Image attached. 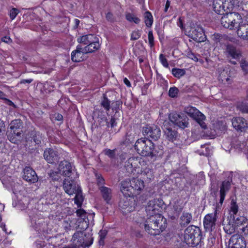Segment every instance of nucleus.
Here are the masks:
<instances>
[{"label": "nucleus", "mask_w": 248, "mask_h": 248, "mask_svg": "<svg viewBox=\"0 0 248 248\" xmlns=\"http://www.w3.org/2000/svg\"><path fill=\"white\" fill-rule=\"evenodd\" d=\"M148 40L149 44L151 47L154 46V37L153 36V31H150L148 33Z\"/></svg>", "instance_id": "69168bd1"}, {"label": "nucleus", "mask_w": 248, "mask_h": 248, "mask_svg": "<svg viewBox=\"0 0 248 248\" xmlns=\"http://www.w3.org/2000/svg\"><path fill=\"white\" fill-rule=\"evenodd\" d=\"M44 159L50 164H54L58 162L60 157L58 152L51 148H46L43 154Z\"/></svg>", "instance_id": "f3484780"}, {"label": "nucleus", "mask_w": 248, "mask_h": 248, "mask_svg": "<svg viewBox=\"0 0 248 248\" xmlns=\"http://www.w3.org/2000/svg\"><path fill=\"white\" fill-rule=\"evenodd\" d=\"M122 104V102L118 100L115 102H113L111 103V108L112 109L115 110L116 111H117L118 110L120 109V107Z\"/></svg>", "instance_id": "4d7b16f0"}, {"label": "nucleus", "mask_w": 248, "mask_h": 248, "mask_svg": "<svg viewBox=\"0 0 248 248\" xmlns=\"http://www.w3.org/2000/svg\"><path fill=\"white\" fill-rule=\"evenodd\" d=\"M117 124V123L116 122V120L114 117L111 116V119L109 122H107V125L108 127H109V125L111 126V127H113L115 126Z\"/></svg>", "instance_id": "774afa93"}, {"label": "nucleus", "mask_w": 248, "mask_h": 248, "mask_svg": "<svg viewBox=\"0 0 248 248\" xmlns=\"http://www.w3.org/2000/svg\"><path fill=\"white\" fill-rule=\"evenodd\" d=\"M116 149L110 150L106 149L103 151L104 154L108 156L110 158H114L115 157Z\"/></svg>", "instance_id": "8fccbe9b"}, {"label": "nucleus", "mask_w": 248, "mask_h": 248, "mask_svg": "<svg viewBox=\"0 0 248 248\" xmlns=\"http://www.w3.org/2000/svg\"><path fill=\"white\" fill-rule=\"evenodd\" d=\"M89 224V221L88 218H78L76 223V229L78 231L86 232Z\"/></svg>", "instance_id": "7c9ffc66"}, {"label": "nucleus", "mask_w": 248, "mask_h": 248, "mask_svg": "<svg viewBox=\"0 0 248 248\" xmlns=\"http://www.w3.org/2000/svg\"><path fill=\"white\" fill-rule=\"evenodd\" d=\"M240 64L244 74H248V62L244 60H242Z\"/></svg>", "instance_id": "6e6d98bb"}, {"label": "nucleus", "mask_w": 248, "mask_h": 248, "mask_svg": "<svg viewBox=\"0 0 248 248\" xmlns=\"http://www.w3.org/2000/svg\"><path fill=\"white\" fill-rule=\"evenodd\" d=\"M237 33L238 36L242 39L248 40V24L240 22Z\"/></svg>", "instance_id": "cd10ccee"}, {"label": "nucleus", "mask_w": 248, "mask_h": 248, "mask_svg": "<svg viewBox=\"0 0 248 248\" xmlns=\"http://www.w3.org/2000/svg\"><path fill=\"white\" fill-rule=\"evenodd\" d=\"M237 108L242 113L248 114V103L242 102L237 106Z\"/></svg>", "instance_id": "49530a36"}, {"label": "nucleus", "mask_w": 248, "mask_h": 248, "mask_svg": "<svg viewBox=\"0 0 248 248\" xmlns=\"http://www.w3.org/2000/svg\"><path fill=\"white\" fill-rule=\"evenodd\" d=\"M169 118L172 123L182 129L187 127L189 124L188 117L183 113H172Z\"/></svg>", "instance_id": "9d476101"}, {"label": "nucleus", "mask_w": 248, "mask_h": 248, "mask_svg": "<svg viewBox=\"0 0 248 248\" xmlns=\"http://www.w3.org/2000/svg\"><path fill=\"white\" fill-rule=\"evenodd\" d=\"M140 36L141 34L140 31L138 30L133 31L131 35V40H137L140 37Z\"/></svg>", "instance_id": "e2e57ef3"}, {"label": "nucleus", "mask_w": 248, "mask_h": 248, "mask_svg": "<svg viewBox=\"0 0 248 248\" xmlns=\"http://www.w3.org/2000/svg\"><path fill=\"white\" fill-rule=\"evenodd\" d=\"M226 52L227 58L237 60L241 57V51L236 48V46L232 44L228 45L226 46Z\"/></svg>", "instance_id": "393cba45"}, {"label": "nucleus", "mask_w": 248, "mask_h": 248, "mask_svg": "<svg viewBox=\"0 0 248 248\" xmlns=\"http://www.w3.org/2000/svg\"><path fill=\"white\" fill-rule=\"evenodd\" d=\"M135 202L132 200L123 199L119 202V206L124 213H130L135 209Z\"/></svg>", "instance_id": "5701e85b"}, {"label": "nucleus", "mask_w": 248, "mask_h": 248, "mask_svg": "<svg viewBox=\"0 0 248 248\" xmlns=\"http://www.w3.org/2000/svg\"><path fill=\"white\" fill-rule=\"evenodd\" d=\"M95 176L96 178V183L97 185H98L99 186H102L105 184V180L101 175L96 174Z\"/></svg>", "instance_id": "bf43d9fd"}, {"label": "nucleus", "mask_w": 248, "mask_h": 248, "mask_svg": "<svg viewBox=\"0 0 248 248\" xmlns=\"http://www.w3.org/2000/svg\"><path fill=\"white\" fill-rule=\"evenodd\" d=\"M121 191L125 197H133L139 195L143 189L141 187H121Z\"/></svg>", "instance_id": "b1692460"}, {"label": "nucleus", "mask_w": 248, "mask_h": 248, "mask_svg": "<svg viewBox=\"0 0 248 248\" xmlns=\"http://www.w3.org/2000/svg\"><path fill=\"white\" fill-rule=\"evenodd\" d=\"M30 138L31 140L35 143L36 145H40L42 141H43L44 137L43 134L39 131L35 130H32L29 133Z\"/></svg>", "instance_id": "c756f323"}, {"label": "nucleus", "mask_w": 248, "mask_h": 248, "mask_svg": "<svg viewBox=\"0 0 248 248\" xmlns=\"http://www.w3.org/2000/svg\"><path fill=\"white\" fill-rule=\"evenodd\" d=\"M65 192L69 195L76 193L78 187H63Z\"/></svg>", "instance_id": "5fc2aeb1"}, {"label": "nucleus", "mask_w": 248, "mask_h": 248, "mask_svg": "<svg viewBox=\"0 0 248 248\" xmlns=\"http://www.w3.org/2000/svg\"><path fill=\"white\" fill-rule=\"evenodd\" d=\"M223 179L221 181V186H231V185H236L239 181L238 178L232 171L224 172L222 174Z\"/></svg>", "instance_id": "a211bd4d"}, {"label": "nucleus", "mask_w": 248, "mask_h": 248, "mask_svg": "<svg viewBox=\"0 0 248 248\" xmlns=\"http://www.w3.org/2000/svg\"><path fill=\"white\" fill-rule=\"evenodd\" d=\"M126 19L130 22H133L136 24H138L140 22V19L137 17L135 16L134 15L131 14H128L126 15Z\"/></svg>", "instance_id": "864d4df0"}, {"label": "nucleus", "mask_w": 248, "mask_h": 248, "mask_svg": "<svg viewBox=\"0 0 248 248\" xmlns=\"http://www.w3.org/2000/svg\"><path fill=\"white\" fill-rule=\"evenodd\" d=\"M164 126V136L168 140L174 142L178 139L179 134L174 128L169 126L166 127L165 125Z\"/></svg>", "instance_id": "a878e982"}, {"label": "nucleus", "mask_w": 248, "mask_h": 248, "mask_svg": "<svg viewBox=\"0 0 248 248\" xmlns=\"http://www.w3.org/2000/svg\"><path fill=\"white\" fill-rule=\"evenodd\" d=\"M202 237V232L199 227L189 226L185 230L183 242L189 247H194L201 242Z\"/></svg>", "instance_id": "7ed1b4c3"}, {"label": "nucleus", "mask_w": 248, "mask_h": 248, "mask_svg": "<svg viewBox=\"0 0 248 248\" xmlns=\"http://www.w3.org/2000/svg\"><path fill=\"white\" fill-rule=\"evenodd\" d=\"M100 190L104 200L107 203H109L112 198L111 189L108 187H100Z\"/></svg>", "instance_id": "72a5a7b5"}, {"label": "nucleus", "mask_w": 248, "mask_h": 248, "mask_svg": "<svg viewBox=\"0 0 248 248\" xmlns=\"http://www.w3.org/2000/svg\"><path fill=\"white\" fill-rule=\"evenodd\" d=\"M192 218L191 214L183 212L180 217V225L181 227H186L189 224Z\"/></svg>", "instance_id": "e433bc0d"}, {"label": "nucleus", "mask_w": 248, "mask_h": 248, "mask_svg": "<svg viewBox=\"0 0 248 248\" xmlns=\"http://www.w3.org/2000/svg\"><path fill=\"white\" fill-rule=\"evenodd\" d=\"M166 205L161 199H154L150 200L146 207L147 214H156V212L161 209H165Z\"/></svg>", "instance_id": "9b49d317"}, {"label": "nucleus", "mask_w": 248, "mask_h": 248, "mask_svg": "<svg viewBox=\"0 0 248 248\" xmlns=\"http://www.w3.org/2000/svg\"><path fill=\"white\" fill-rule=\"evenodd\" d=\"M141 175L144 183H148L154 179L153 170L149 168H146L141 171Z\"/></svg>", "instance_id": "f704fd0d"}, {"label": "nucleus", "mask_w": 248, "mask_h": 248, "mask_svg": "<svg viewBox=\"0 0 248 248\" xmlns=\"http://www.w3.org/2000/svg\"><path fill=\"white\" fill-rule=\"evenodd\" d=\"M248 220L244 217L240 216L236 217L233 215L228 216L226 219L223 221V229L225 232L229 234L234 232L237 227L240 225H245Z\"/></svg>", "instance_id": "20e7f679"}, {"label": "nucleus", "mask_w": 248, "mask_h": 248, "mask_svg": "<svg viewBox=\"0 0 248 248\" xmlns=\"http://www.w3.org/2000/svg\"><path fill=\"white\" fill-rule=\"evenodd\" d=\"M83 200L84 198L82 194L81 188L80 187H78L74 200L75 203L77 205L78 208L81 207Z\"/></svg>", "instance_id": "4c0bfd02"}, {"label": "nucleus", "mask_w": 248, "mask_h": 248, "mask_svg": "<svg viewBox=\"0 0 248 248\" xmlns=\"http://www.w3.org/2000/svg\"><path fill=\"white\" fill-rule=\"evenodd\" d=\"M221 18V23L225 28L232 29L237 28L241 20V16L238 13L230 11L225 12Z\"/></svg>", "instance_id": "39448f33"}, {"label": "nucleus", "mask_w": 248, "mask_h": 248, "mask_svg": "<svg viewBox=\"0 0 248 248\" xmlns=\"http://www.w3.org/2000/svg\"><path fill=\"white\" fill-rule=\"evenodd\" d=\"M217 211L216 210L214 214H209L205 216L203 220V225L206 232H211L215 230L217 218Z\"/></svg>", "instance_id": "2eb2a0df"}, {"label": "nucleus", "mask_w": 248, "mask_h": 248, "mask_svg": "<svg viewBox=\"0 0 248 248\" xmlns=\"http://www.w3.org/2000/svg\"><path fill=\"white\" fill-rule=\"evenodd\" d=\"M144 22L147 27H151L153 24V18L152 14L146 11L144 14Z\"/></svg>", "instance_id": "a19ab883"}, {"label": "nucleus", "mask_w": 248, "mask_h": 248, "mask_svg": "<svg viewBox=\"0 0 248 248\" xmlns=\"http://www.w3.org/2000/svg\"><path fill=\"white\" fill-rule=\"evenodd\" d=\"M121 186H132V179L129 177H126L122 180L121 182Z\"/></svg>", "instance_id": "680f3d73"}, {"label": "nucleus", "mask_w": 248, "mask_h": 248, "mask_svg": "<svg viewBox=\"0 0 248 248\" xmlns=\"http://www.w3.org/2000/svg\"><path fill=\"white\" fill-rule=\"evenodd\" d=\"M185 111L190 117L195 120L202 129L207 128V126L203 122L205 119V116L196 108L191 106L187 107L185 108Z\"/></svg>", "instance_id": "1a4fd4ad"}, {"label": "nucleus", "mask_w": 248, "mask_h": 248, "mask_svg": "<svg viewBox=\"0 0 248 248\" xmlns=\"http://www.w3.org/2000/svg\"><path fill=\"white\" fill-rule=\"evenodd\" d=\"M135 149L143 156L153 158L158 155V151L151 140L146 138L139 139L135 142Z\"/></svg>", "instance_id": "f03ea898"}, {"label": "nucleus", "mask_w": 248, "mask_h": 248, "mask_svg": "<svg viewBox=\"0 0 248 248\" xmlns=\"http://www.w3.org/2000/svg\"><path fill=\"white\" fill-rule=\"evenodd\" d=\"M23 133L19 131H15L11 129H7L6 135L8 140L12 143L17 144L20 142L23 138Z\"/></svg>", "instance_id": "4be33fe9"}, {"label": "nucleus", "mask_w": 248, "mask_h": 248, "mask_svg": "<svg viewBox=\"0 0 248 248\" xmlns=\"http://www.w3.org/2000/svg\"><path fill=\"white\" fill-rule=\"evenodd\" d=\"M50 177L51 180L54 182L52 185H56V186H78V180L77 178H73L72 177H67L64 179L61 178L59 173L57 172H52L50 174Z\"/></svg>", "instance_id": "6e6552de"}, {"label": "nucleus", "mask_w": 248, "mask_h": 248, "mask_svg": "<svg viewBox=\"0 0 248 248\" xmlns=\"http://www.w3.org/2000/svg\"><path fill=\"white\" fill-rule=\"evenodd\" d=\"M94 42L95 43H89L84 47V52H85V53L93 52L100 48L99 38L97 37L96 40H95Z\"/></svg>", "instance_id": "c9c22d12"}, {"label": "nucleus", "mask_w": 248, "mask_h": 248, "mask_svg": "<svg viewBox=\"0 0 248 248\" xmlns=\"http://www.w3.org/2000/svg\"><path fill=\"white\" fill-rule=\"evenodd\" d=\"M195 185L199 186L205 185V176L203 172H200L196 175Z\"/></svg>", "instance_id": "79ce46f5"}, {"label": "nucleus", "mask_w": 248, "mask_h": 248, "mask_svg": "<svg viewBox=\"0 0 248 248\" xmlns=\"http://www.w3.org/2000/svg\"><path fill=\"white\" fill-rule=\"evenodd\" d=\"M19 11L16 8H13L9 12V16L12 20H13L19 13Z\"/></svg>", "instance_id": "13d9d810"}, {"label": "nucleus", "mask_w": 248, "mask_h": 248, "mask_svg": "<svg viewBox=\"0 0 248 248\" xmlns=\"http://www.w3.org/2000/svg\"><path fill=\"white\" fill-rule=\"evenodd\" d=\"M182 209L183 206L180 204V202L177 200L174 202L171 210L169 212V216L171 219H174L178 217Z\"/></svg>", "instance_id": "c85d7f7f"}, {"label": "nucleus", "mask_w": 248, "mask_h": 248, "mask_svg": "<svg viewBox=\"0 0 248 248\" xmlns=\"http://www.w3.org/2000/svg\"><path fill=\"white\" fill-rule=\"evenodd\" d=\"M5 131V123L0 119V139H1L3 135V132Z\"/></svg>", "instance_id": "338daca9"}, {"label": "nucleus", "mask_w": 248, "mask_h": 248, "mask_svg": "<svg viewBox=\"0 0 248 248\" xmlns=\"http://www.w3.org/2000/svg\"><path fill=\"white\" fill-rule=\"evenodd\" d=\"M84 54L85 53L83 52L74 50L71 53V60L76 62H82L84 59Z\"/></svg>", "instance_id": "58836bf2"}, {"label": "nucleus", "mask_w": 248, "mask_h": 248, "mask_svg": "<svg viewBox=\"0 0 248 248\" xmlns=\"http://www.w3.org/2000/svg\"><path fill=\"white\" fill-rule=\"evenodd\" d=\"M159 60L161 62L162 64L165 67H169V64L168 63V61L165 57L164 55L162 54H160L159 55Z\"/></svg>", "instance_id": "0e129e2a"}, {"label": "nucleus", "mask_w": 248, "mask_h": 248, "mask_svg": "<svg viewBox=\"0 0 248 248\" xmlns=\"http://www.w3.org/2000/svg\"><path fill=\"white\" fill-rule=\"evenodd\" d=\"M172 74L177 78H180L186 74V71L183 69L173 68L171 71Z\"/></svg>", "instance_id": "a18cd8bd"}, {"label": "nucleus", "mask_w": 248, "mask_h": 248, "mask_svg": "<svg viewBox=\"0 0 248 248\" xmlns=\"http://www.w3.org/2000/svg\"><path fill=\"white\" fill-rule=\"evenodd\" d=\"M76 213L77 216H78L79 218H88L86 216L87 213L83 209H79L77 210Z\"/></svg>", "instance_id": "052dcab7"}, {"label": "nucleus", "mask_w": 248, "mask_h": 248, "mask_svg": "<svg viewBox=\"0 0 248 248\" xmlns=\"http://www.w3.org/2000/svg\"><path fill=\"white\" fill-rule=\"evenodd\" d=\"M229 187H220L219 190V203L222 205L224 200L226 194L229 192Z\"/></svg>", "instance_id": "37998d69"}, {"label": "nucleus", "mask_w": 248, "mask_h": 248, "mask_svg": "<svg viewBox=\"0 0 248 248\" xmlns=\"http://www.w3.org/2000/svg\"><path fill=\"white\" fill-rule=\"evenodd\" d=\"M132 183L134 186H144V181L141 178H133L132 179Z\"/></svg>", "instance_id": "3c124183"}, {"label": "nucleus", "mask_w": 248, "mask_h": 248, "mask_svg": "<svg viewBox=\"0 0 248 248\" xmlns=\"http://www.w3.org/2000/svg\"><path fill=\"white\" fill-rule=\"evenodd\" d=\"M23 178L30 184H33L38 181V177L35 171L29 167L24 169Z\"/></svg>", "instance_id": "aec40b11"}, {"label": "nucleus", "mask_w": 248, "mask_h": 248, "mask_svg": "<svg viewBox=\"0 0 248 248\" xmlns=\"http://www.w3.org/2000/svg\"><path fill=\"white\" fill-rule=\"evenodd\" d=\"M188 36L198 43L204 42L206 39L203 29L198 26L191 27Z\"/></svg>", "instance_id": "f8f14e48"}, {"label": "nucleus", "mask_w": 248, "mask_h": 248, "mask_svg": "<svg viewBox=\"0 0 248 248\" xmlns=\"http://www.w3.org/2000/svg\"><path fill=\"white\" fill-rule=\"evenodd\" d=\"M209 148L205 145H201V149L197 151L200 155L207 156L209 154Z\"/></svg>", "instance_id": "603ef678"}, {"label": "nucleus", "mask_w": 248, "mask_h": 248, "mask_svg": "<svg viewBox=\"0 0 248 248\" xmlns=\"http://www.w3.org/2000/svg\"><path fill=\"white\" fill-rule=\"evenodd\" d=\"M233 0H213L212 7L218 15H224L225 12L230 13L234 8Z\"/></svg>", "instance_id": "0eeeda50"}, {"label": "nucleus", "mask_w": 248, "mask_h": 248, "mask_svg": "<svg viewBox=\"0 0 248 248\" xmlns=\"http://www.w3.org/2000/svg\"><path fill=\"white\" fill-rule=\"evenodd\" d=\"M36 209L34 208L32 210L28 209L27 212L30 218L31 226L35 230L39 231L43 225V221L42 219L38 217V216L36 215Z\"/></svg>", "instance_id": "6ab92c4d"}, {"label": "nucleus", "mask_w": 248, "mask_h": 248, "mask_svg": "<svg viewBox=\"0 0 248 248\" xmlns=\"http://www.w3.org/2000/svg\"><path fill=\"white\" fill-rule=\"evenodd\" d=\"M149 217L145 222L140 223V227H144L145 230L153 235L159 234L165 230L167 227V219L159 214H147Z\"/></svg>", "instance_id": "f257e3e1"}, {"label": "nucleus", "mask_w": 248, "mask_h": 248, "mask_svg": "<svg viewBox=\"0 0 248 248\" xmlns=\"http://www.w3.org/2000/svg\"><path fill=\"white\" fill-rule=\"evenodd\" d=\"M97 37L93 34H87L80 36L77 39L78 42L80 44L88 45L89 43H95Z\"/></svg>", "instance_id": "473e14b6"}, {"label": "nucleus", "mask_w": 248, "mask_h": 248, "mask_svg": "<svg viewBox=\"0 0 248 248\" xmlns=\"http://www.w3.org/2000/svg\"><path fill=\"white\" fill-rule=\"evenodd\" d=\"M72 240L78 247L89 248L93 242L92 234L90 232L77 231L73 235Z\"/></svg>", "instance_id": "423d86ee"}, {"label": "nucleus", "mask_w": 248, "mask_h": 248, "mask_svg": "<svg viewBox=\"0 0 248 248\" xmlns=\"http://www.w3.org/2000/svg\"><path fill=\"white\" fill-rule=\"evenodd\" d=\"M142 133L144 136L150 138L155 141L157 140L161 136V130L159 127L154 125H147L142 128Z\"/></svg>", "instance_id": "ddd939ff"}, {"label": "nucleus", "mask_w": 248, "mask_h": 248, "mask_svg": "<svg viewBox=\"0 0 248 248\" xmlns=\"http://www.w3.org/2000/svg\"><path fill=\"white\" fill-rule=\"evenodd\" d=\"M111 101L108 99L106 93L103 94L100 101L101 106L106 111H109L110 108Z\"/></svg>", "instance_id": "ea45409f"}, {"label": "nucleus", "mask_w": 248, "mask_h": 248, "mask_svg": "<svg viewBox=\"0 0 248 248\" xmlns=\"http://www.w3.org/2000/svg\"><path fill=\"white\" fill-rule=\"evenodd\" d=\"M179 93V90L176 87L170 88L169 91V95L171 98H175L177 96Z\"/></svg>", "instance_id": "09e8293b"}, {"label": "nucleus", "mask_w": 248, "mask_h": 248, "mask_svg": "<svg viewBox=\"0 0 248 248\" xmlns=\"http://www.w3.org/2000/svg\"><path fill=\"white\" fill-rule=\"evenodd\" d=\"M238 211V206L236 203V202L232 200L231 201V213L230 214V216L231 215H233L234 216L236 215Z\"/></svg>", "instance_id": "de8ad7c7"}, {"label": "nucleus", "mask_w": 248, "mask_h": 248, "mask_svg": "<svg viewBox=\"0 0 248 248\" xmlns=\"http://www.w3.org/2000/svg\"><path fill=\"white\" fill-rule=\"evenodd\" d=\"M218 72L219 73V80H221L222 81H224L225 80L228 81L229 80V78L226 76L227 72L224 68L222 67L218 68Z\"/></svg>", "instance_id": "c03bdc74"}, {"label": "nucleus", "mask_w": 248, "mask_h": 248, "mask_svg": "<svg viewBox=\"0 0 248 248\" xmlns=\"http://www.w3.org/2000/svg\"><path fill=\"white\" fill-rule=\"evenodd\" d=\"M233 128L237 132H246L248 130V121L242 117H234L232 119Z\"/></svg>", "instance_id": "4468645a"}, {"label": "nucleus", "mask_w": 248, "mask_h": 248, "mask_svg": "<svg viewBox=\"0 0 248 248\" xmlns=\"http://www.w3.org/2000/svg\"><path fill=\"white\" fill-rule=\"evenodd\" d=\"M229 247L230 248H246L244 237L238 234L233 235L230 239Z\"/></svg>", "instance_id": "dca6fc26"}, {"label": "nucleus", "mask_w": 248, "mask_h": 248, "mask_svg": "<svg viewBox=\"0 0 248 248\" xmlns=\"http://www.w3.org/2000/svg\"><path fill=\"white\" fill-rule=\"evenodd\" d=\"M58 170L60 173L62 175L65 176L71 177L72 169L71 164L69 161L66 160L61 161L59 165Z\"/></svg>", "instance_id": "412c9836"}, {"label": "nucleus", "mask_w": 248, "mask_h": 248, "mask_svg": "<svg viewBox=\"0 0 248 248\" xmlns=\"http://www.w3.org/2000/svg\"><path fill=\"white\" fill-rule=\"evenodd\" d=\"M23 123L20 119H15L12 120L9 124L8 129L14 130L15 131L23 132Z\"/></svg>", "instance_id": "2f4dec72"}, {"label": "nucleus", "mask_w": 248, "mask_h": 248, "mask_svg": "<svg viewBox=\"0 0 248 248\" xmlns=\"http://www.w3.org/2000/svg\"><path fill=\"white\" fill-rule=\"evenodd\" d=\"M139 162L137 158L131 157L125 162L124 168L128 174L134 173L136 171Z\"/></svg>", "instance_id": "bb28decb"}]
</instances>
